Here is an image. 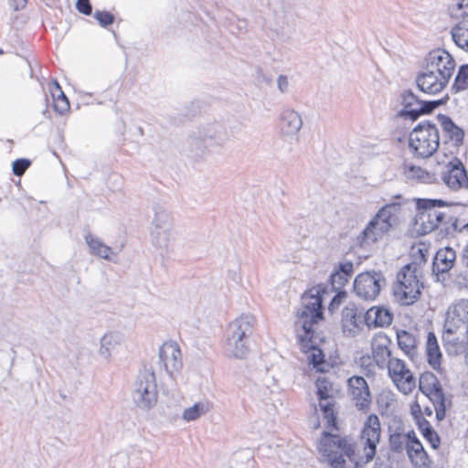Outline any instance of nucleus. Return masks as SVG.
I'll use <instances>...</instances> for the list:
<instances>
[{
    "mask_svg": "<svg viewBox=\"0 0 468 468\" xmlns=\"http://www.w3.org/2000/svg\"><path fill=\"white\" fill-rule=\"evenodd\" d=\"M458 8L463 11V15L468 17V0H461Z\"/></svg>",
    "mask_w": 468,
    "mask_h": 468,
    "instance_id": "nucleus-51",
    "label": "nucleus"
},
{
    "mask_svg": "<svg viewBox=\"0 0 468 468\" xmlns=\"http://www.w3.org/2000/svg\"><path fill=\"white\" fill-rule=\"evenodd\" d=\"M280 133L284 138L297 136L303 126V121L299 112L292 107H283L278 116Z\"/></svg>",
    "mask_w": 468,
    "mask_h": 468,
    "instance_id": "nucleus-19",
    "label": "nucleus"
},
{
    "mask_svg": "<svg viewBox=\"0 0 468 468\" xmlns=\"http://www.w3.org/2000/svg\"><path fill=\"white\" fill-rule=\"evenodd\" d=\"M461 262L464 267L468 268V243L463 249Z\"/></svg>",
    "mask_w": 468,
    "mask_h": 468,
    "instance_id": "nucleus-50",
    "label": "nucleus"
},
{
    "mask_svg": "<svg viewBox=\"0 0 468 468\" xmlns=\"http://www.w3.org/2000/svg\"><path fill=\"white\" fill-rule=\"evenodd\" d=\"M407 454L415 465H424L427 460V453L421 444L417 439L413 431L408 432V441L406 445Z\"/></svg>",
    "mask_w": 468,
    "mask_h": 468,
    "instance_id": "nucleus-27",
    "label": "nucleus"
},
{
    "mask_svg": "<svg viewBox=\"0 0 468 468\" xmlns=\"http://www.w3.org/2000/svg\"><path fill=\"white\" fill-rule=\"evenodd\" d=\"M440 134L434 124L420 123L410 133L409 147L415 156L428 158L439 148Z\"/></svg>",
    "mask_w": 468,
    "mask_h": 468,
    "instance_id": "nucleus-11",
    "label": "nucleus"
},
{
    "mask_svg": "<svg viewBox=\"0 0 468 468\" xmlns=\"http://www.w3.org/2000/svg\"><path fill=\"white\" fill-rule=\"evenodd\" d=\"M159 360L170 377L180 372L183 361L178 344L173 341L164 343L159 348Z\"/></svg>",
    "mask_w": 468,
    "mask_h": 468,
    "instance_id": "nucleus-18",
    "label": "nucleus"
},
{
    "mask_svg": "<svg viewBox=\"0 0 468 468\" xmlns=\"http://www.w3.org/2000/svg\"><path fill=\"white\" fill-rule=\"evenodd\" d=\"M416 421L419 425V428L421 430L422 432H423V428H431V426L429 424V422L427 420H425L423 418L418 419V420H416Z\"/></svg>",
    "mask_w": 468,
    "mask_h": 468,
    "instance_id": "nucleus-52",
    "label": "nucleus"
},
{
    "mask_svg": "<svg viewBox=\"0 0 468 468\" xmlns=\"http://www.w3.org/2000/svg\"><path fill=\"white\" fill-rule=\"evenodd\" d=\"M326 293L322 285L305 292L295 320V331L301 349L306 355L308 365L317 372H327L331 367L324 359V352L317 346L321 338L314 330V325L323 319L322 304Z\"/></svg>",
    "mask_w": 468,
    "mask_h": 468,
    "instance_id": "nucleus-2",
    "label": "nucleus"
},
{
    "mask_svg": "<svg viewBox=\"0 0 468 468\" xmlns=\"http://www.w3.org/2000/svg\"><path fill=\"white\" fill-rule=\"evenodd\" d=\"M364 313L354 304L346 306L342 311L343 332L347 336L356 335L364 322Z\"/></svg>",
    "mask_w": 468,
    "mask_h": 468,
    "instance_id": "nucleus-23",
    "label": "nucleus"
},
{
    "mask_svg": "<svg viewBox=\"0 0 468 468\" xmlns=\"http://www.w3.org/2000/svg\"><path fill=\"white\" fill-rule=\"evenodd\" d=\"M94 17L97 19L99 24L105 27L113 23L114 16L107 11H95Z\"/></svg>",
    "mask_w": 468,
    "mask_h": 468,
    "instance_id": "nucleus-40",
    "label": "nucleus"
},
{
    "mask_svg": "<svg viewBox=\"0 0 468 468\" xmlns=\"http://www.w3.org/2000/svg\"><path fill=\"white\" fill-rule=\"evenodd\" d=\"M385 368L388 369V376L400 393L409 395L416 388L417 378L404 360L398 357L391 359Z\"/></svg>",
    "mask_w": 468,
    "mask_h": 468,
    "instance_id": "nucleus-14",
    "label": "nucleus"
},
{
    "mask_svg": "<svg viewBox=\"0 0 468 468\" xmlns=\"http://www.w3.org/2000/svg\"><path fill=\"white\" fill-rule=\"evenodd\" d=\"M27 5V0H14V7L16 10L23 9Z\"/></svg>",
    "mask_w": 468,
    "mask_h": 468,
    "instance_id": "nucleus-53",
    "label": "nucleus"
},
{
    "mask_svg": "<svg viewBox=\"0 0 468 468\" xmlns=\"http://www.w3.org/2000/svg\"><path fill=\"white\" fill-rule=\"evenodd\" d=\"M468 88V64L460 67L455 77L452 89L455 91L464 90Z\"/></svg>",
    "mask_w": 468,
    "mask_h": 468,
    "instance_id": "nucleus-38",
    "label": "nucleus"
},
{
    "mask_svg": "<svg viewBox=\"0 0 468 468\" xmlns=\"http://www.w3.org/2000/svg\"><path fill=\"white\" fill-rule=\"evenodd\" d=\"M447 224V237H454L456 234L468 236V222L465 223L454 216V218H449Z\"/></svg>",
    "mask_w": 468,
    "mask_h": 468,
    "instance_id": "nucleus-36",
    "label": "nucleus"
},
{
    "mask_svg": "<svg viewBox=\"0 0 468 468\" xmlns=\"http://www.w3.org/2000/svg\"><path fill=\"white\" fill-rule=\"evenodd\" d=\"M76 7L79 12L84 15H90L92 11L90 0H77Z\"/></svg>",
    "mask_w": 468,
    "mask_h": 468,
    "instance_id": "nucleus-46",
    "label": "nucleus"
},
{
    "mask_svg": "<svg viewBox=\"0 0 468 468\" xmlns=\"http://www.w3.org/2000/svg\"><path fill=\"white\" fill-rule=\"evenodd\" d=\"M423 436L431 443L433 449L440 445V438L432 428H423Z\"/></svg>",
    "mask_w": 468,
    "mask_h": 468,
    "instance_id": "nucleus-41",
    "label": "nucleus"
},
{
    "mask_svg": "<svg viewBox=\"0 0 468 468\" xmlns=\"http://www.w3.org/2000/svg\"><path fill=\"white\" fill-rule=\"evenodd\" d=\"M172 218L166 211H156L152 221L151 241L162 257L174 253L176 239L172 229Z\"/></svg>",
    "mask_w": 468,
    "mask_h": 468,
    "instance_id": "nucleus-10",
    "label": "nucleus"
},
{
    "mask_svg": "<svg viewBox=\"0 0 468 468\" xmlns=\"http://www.w3.org/2000/svg\"><path fill=\"white\" fill-rule=\"evenodd\" d=\"M403 175L408 180L420 183H430L433 179V175L425 169L410 164L403 165Z\"/></svg>",
    "mask_w": 468,
    "mask_h": 468,
    "instance_id": "nucleus-33",
    "label": "nucleus"
},
{
    "mask_svg": "<svg viewBox=\"0 0 468 468\" xmlns=\"http://www.w3.org/2000/svg\"><path fill=\"white\" fill-rule=\"evenodd\" d=\"M418 213L416 225L421 234H428L441 228L446 235L449 218H454L450 213L449 204L442 199L420 198L417 200Z\"/></svg>",
    "mask_w": 468,
    "mask_h": 468,
    "instance_id": "nucleus-5",
    "label": "nucleus"
},
{
    "mask_svg": "<svg viewBox=\"0 0 468 468\" xmlns=\"http://www.w3.org/2000/svg\"><path fill=\"white\" fill-rule=\"evenodd\" d=\"M468 339V300L461 299L449 307L443 325L445 345L458 346Z\"/></svg>",
    "mask_w": 468,
    "mask_h": 468,
    "instance_id": "nucleus-6",
    "label": "nucleus"
},
{
    "mask_svg": "<svg viewBox=\"0 0 468 468\" xmlns=\"http://www.w3.org/2000/svg\"><path fill=\"white\" fill-rule=\"evenodd\" d=\"M337 271H340L342 275L350 278L354 271V265L350 261L345 262L339 266Z\"/></svg>",
    "mask_w": 468,
    "mask_h": 468,
    "instance_id": "nucleus-47",
    "label": "nucleus"
},
{
    "mask_svg": "<svg viewBox=\"0 0 468 468\" xmlns=\"http://www.w3.org/2000/svg\"><path fill=\"white\" fill-rule=\"evenodd\" d=\"M426 353L429 364L436 369L440 366L441 353L437 342V338L433 333H429L426 343Z\"/></svg>",
    "mask_w": 468,
    "mask_h": 468,
    "instance_id": "nucleus-34",
    "label": "nucleus"
},
{
    "mask_svg": "<svg viewBox=\"0 0 468 468\" xmlns=\"http://www.w3.org/2000/svg\"><path fill=\"white\" fill-rule=\"evenodd\" d=\"M317 395L319 397V406L321 408L327 428H335V415L334 404L329 400L332 393V384L325 378H319L316 380Z\"/></svg>",
    "mask_w": 468,
    "mask_h": 468,
    "instance_id": "nucleus-20",
    "label": "nucleus"
},
{
    "mask_svg": "<svg viewBox=\"0 0 468 468\" xmlns=\"http://www.w3.org/2000/svg\"><path fill=\"white\" fill-rule=\"evenodd\" d=\"M425 412L427 415L431 416L432 414V410L430 408L425 409Z\"/></svg>",
    "mask_w": 468,
    "mask_h": 468,
    "instance_id": "nucleus-54",
    "label": "nucleus"
},
{
    "mask_svg": "<svg viewBox=\"0 0 468 468\" xmlns=\"http://www.w3.org/2000/svg\"><path fill=\"white\" fill-rule=\"evenodd\" d=\"M451 35L455 45L468 52V17L456 24L452 28Z\"/></svg>",
    "mask_w": 468,
    "mask_h": 468,
    "instance_id": "nucleus-32",
    "label": "nucleus"
},
{
    "mask_svg": "<svg viewBox=\"0 0 468 468\" xmlns=\"http://www.w3.org/2000/svg\"><path fill=\"white\" fill-rule=\"evenodd\" d=\"M385 284L386 280L381 272H362L355 279L354 292L364 301H374Z\"/></svg>",
    "mask_w": 468,
    "mask_h": 468,
    "instance_id": "nucleus-15",
    "label": "nucleus"
},
{
    "mask_svg": "<svg viewBox=\"0 0 468 468\" xmlns=\"http://www.w3.org/2000/svg\"><path fill=\"white\" fill-rule=\"evenodd\" d=\"M122 335L117 332H108L100 339L98 354L106 362L112 361V353L121 346Z\"/></svg>",
    "mask_w": 468,
    "mask_h": 468,
    "instance_id": "nucleus-24",
    "label": "nucleus"
},
{
    "mask_svg": "<svg viewBox=\"0 0 468 468\" xmlns=\"http://www.w3.org/2000/svg\"><path fill=\"white\" fill-rule=\"evenodd\" d=\"M364 322L368 327H384L392 323V314L382 307H371L364 314Z\"/></svg>",
    "mask_w": 468,
    "mask_h": 468,
    "instance_id": "nucleus-26",
    "label": "nucleus"
},
{
    "mask_svg": "<svg viewBox=\"0 0 468 468\" xmlns=\"http://www.w3.org/2000/svg\"><path fill=\"white\" fill-rule=\"evenodd\" d=\"M441 179L445 185L452 190H457L462 186L468 187V175L459 159H453L441 173Z\"/></svg>",
    "mask_w": 468,
    "mask_h": 468,
    "instance_id": "nucleus-21",
    "label": "nucleus"
},
{
    "mask_svg": "<svg viewBox=\"0 0 468 468\" xmlns=\"http://www.w3.org/2000/svg\"><path fill=\"white\" fill-rule=\"evenodd\" d=\"M228 277L231 282L237 284H239L242 281V274L239 269L229 270L228 271Z\"/></svg>",
    "mask_w": 468,
    "mask_h": 468,
    "instance_id": "nucleus-48",
    "label": "nucleus"
},
{
    "mask_svg": "<svg viewBox=\"0 0 468 468\" xmlns=\"http://www.w3.org/2000/svg\"><path fill=\"white\" fill-rule=\"evenodd\" d=\"M419 388L431 401L437 420H443L446 415L447 400L437 377L431 372L422 373L419 378Z\"/></svg>",
    "mask_w": 468,
    "mask_h": 468,
    "instance_id": "nucleus-13",
    "label": "nucleus"
},
{
    "mask_svg": "<svg viewBox=\"0 0 468 468\" xmlns=\"http://www.w3.org/2000/svg\"><path fill=\"white\" fill-rule=\"evenodd\" d=\"M29 165L30 162L27 159H17L13 163V173L16 176H22Z\"/></svg>",
    "mask_w": 468,
    "mask_h": 468,
    "instance_id": "nucleus-42",
    "label": "nucleus"
},
{
    "mask_svg": "<svg viewBox=\"0 0 468 468\" xmlns=\"http://www.w3.org/2000/svg\"><path fill=\"white\" fill-rule=\"evenodd\" d=\"M2 53H3V51H2V49H0V54H2Z\"/></svg>",
    "mask_w": 468,
    "mask_h": 468,
    "instance_id": "nucleus-55",
    "label": "nucleus"
},
{
    "mask_svg": "<svg viewBox=\"0 0 468 468\" xmlns=\"http://www.w3.org/2000/svg\"><path fill=\"white\" fill-rule=\"evenodd\" d=\"M380 436V420L376 414H370L363 424L356 447L346 436L324 431L318 449L332 468H346L345 457L356 463L372 462Z\"/></svg>",
    "mask_w": 468,
    "mask_h": 468,
    "instance_id": "nucleus-1",
    "label": "nucleus"
},
{
    "mask_svg": "<svg viewBox=\"0 0 468 468\" xmlns=\"http://www.w3.org/2000/svg\"><path fill=\"white\" fill-rule=\"evenodd\" d=\"M410 411L415 420L421 418V409L418 402H415L411 405Z\"/></svg>",
    "mask_w": 468,
    "mask_h": 468,
    "instance_id": "nucleus-49",
    "label": "nucleus"
},
{
    "mask_svg": "<svg viewBox=\"0 0 468 468\" xmlns=\"http://www.w3.org/2000/svg\"><path fill=\"white\" fill-rule=\"evenodd\" d=\"M348 398L358 410L366 411L371 403L368 385L363 377L353 376L347 381Z\"/></svg>",
    "mask_w": 468,
    "mask_h": 468,
    "instance_id": "nucleus-17",
    "label": "nucleus"
},
{
    "mask_svg": "<svg viewBox=\"0 0 468 468\" xmlns=\"http://www.w3.org/2000/svg\"><path fill=\"white\" fill-rule=\"evenodd\" d=\"M50 93L54 101V110L59 114H64L69 110V102L57 81H54Z\"/></svg>",
    "mask_w": 468,
    "mask_h": 468,
    "instance_id": "nucleus-35",
    "label": "nucleus"
},
{
    "mask_svg": "<svg viewBox=\"0 0 468 468\" xmlns=\"http://www.w3.org/2000/svg\"><path fill=\"white\" fill-rule=\"evenodd\" d=\"M401 202H391L383 206L356 236V245L364 250L388 240L399 224Z\"/></svg>",
    "mask_w": 468,
    "mask_h": 468,
    "instance_id": "nucleus-4",
    "label": "nucleus"
},
{
    "mask_svg": "<svg viewBox=\"0 0 468 468\" xmlns=\"http://www.w3.org/2000/svg\"><path fill=\"white\" fill-rule=\"evenodd\" d=\"M346 298V293L345 292H337L333 299L331 300L328 310L333 313L335 309H337L343 301Z\"/></svg>",
    "mask_w": 468,
    "mask_h": 468,
    "instance_id": "nucleus-44",
    "label": "nucleus"
},
{
    "mask_svg": "<svg viewBox=\"0 0 468 468\" xmlns=\"http://www.w3.org/2000/svg\"><path fill=\"white\" fill-rule=\"evenodd\" d=\"M85 242L89 247L90 253L104 260H111L113 254L112 249L106 245L100 238L91 233H87L84 237Z\"/></svg>",
    "mask_w": 468,
    "mask_h": 468,
    "instance_id": "nucleus-30",
    "label": "nucleus"
},
{
    "mask_svg": "<svg viewBox=\"0 0 468 468\" xmlns=\"http://www.w3.org/2000/svg\"><path fill=\"white\" fill-rule=\"evenodd\" d=\"M455 66V60L446 50L438 48L429 52L422 70L416 77L418 88L424 93H440L448 85Z\"/></svg>",
    "mask_w": 468,
    "mask_h": 468,
    "instance_id": "nucleus-3",
    "label": "nucleus"
},
{
    "mask_svg": "<svg viewBox=\"0 0 468 468\" xmlns=\"http://www.w3.org/2000/svg\"><path fill=\"white\" fill-rule=\"evenodd\" d=\"M388 441L390 449L393 452H401L404 450V448L406 449L408 441V432L405 434L399 432L390 434Z\"/></svg>",
    "mask_w": 468,
    "mask_h": 468,
    "instance_id": "nucleus-39",
    "label": "nucleus"
},
{
    "mask_svg": "<svg viewBox=\"0 0 468 468\" xmlns=\"http://www.w3.org/2000/svg\"><path fill=\"white\" fill-rule=\"evenodd\" d=\"M371 346L373 359L379 368H385L391 359L396 358L392 356L390 350L391 340L386 335L379 334L376 335Z\"/></svg>",
    "mask_w": 468,
    "mask_h": 468,
    "instance_id": "nucleus-22",
    "label": "nucleus"
},
{
    "mask_svg": "<svg viewBox=\"0 0 468 468\" xmlns=\"http://www.w3.org/2000/svg\"><path fill=\"white\" fill-rule=\"evenodd\" d=\"M348 277L342 275L338 271L331 274V282L335 288L343 287L348 281Z\"/></svg>",
    "mask_w": 468,
    "mask_h": 468,
    "instance_id": "nucleus-43",
    "label": "nucleus"
},
{
    "mask_svg": "<svg viewBox=\"0 0 468 468\" xmlns=\"http://www.w3.org/2000/svg\"><path fill=\"white\" fill-rule=\"evenodd\" d=\"M422 271L413 264L403 266L397 274L393 285V295L402 305H410L418 301L423 287Z\"/></svg>",
    "mask_w": 468,
    "mask_h": 468,
    "instance_id": "nucleus-7",
    "label": "nucleus"
},
{
    "mask_svg": "<svg viewBox=\"0 0 468 468\" xmlns=\"http://www.w3.org/2000/svg\"><path fill=\"white\" fill-rule=\"evenodd\" d=\"M400 103L403 109L399 112V115L410 121H415L420 115L431 112L440 104L439 101L419 100L410 90H404L400 94Z\"/></svg>",
    "mask_w": 468,
    "mask_h": 468,
    "instance_id": "nucleus-16",
    "label": "nucleus"
},
{
    "mask_svg": "<svg viewBox=\"0 0 468 468\" xmlns=\"http://www.w3.org/2000/svg\"><path fill=\"white\" fill-rule=\"evenodd\" d=\"M456 261V252L451 247L440 249L433 261V271L438 273L448 272L454 265Z\"/></svg>",
    "mask_w": 468,
    "mask_h": 468,
    "instance_id": "nucleus-25",
    "label": "nucleus"
},
{
    "mask_svg": "<svg viewBox=\"0 0 468 468\" xmlns=\"http://www.w3.org/2000/svg\"><path fill=\"white\" fill-rule=\"evenodd\" d=\"M132 397L135 406L143 411H149L156 405L158 388L153 370L144 368L139 372L133 385Z\"/></svg>",
    "mask_w": 468,
    "mask_h": 468,
    "instance_id": "nucleus-12",
    "label": "nucleus"
},
{
    "mask_svg": "<svg viewBox=\"0 0 468 468\" xmlns=\"http://www.w3.org/2000/svg\"><path fill=\"white\" fill-rule=\"evenodd\" d=\"M277 89L281 93H287L289 91V79L285 75H279L277 80Z\"/></svg>",
    "mask_w": 468,
    "mask_h": 468,
    "instance_id": "nucleus-45",
    "label": "nucleus"
},
{
    "mask_svg": "<svg viewBox=\"0 0 468 468\" xmlns=\"http://www.w3.org/2000/svg\"><path fill=\"white\" fill-rule=\"evenodd\" d=\"M397 340L399 347L411 360L418 356L419 341L413 333L401 330L397 332Z\"/></svg>",
    "mask_w": 468,
    "mask_h": 468,
    "instance_id": "nucleus-28",
    "label": "nucleus"
},
{
    "mask_svg": "<svg viewBox=\"0 0 468 468\" xmlns=\"http://www.w3.org/2000/svg\"><path fill=\"white\" fill-rule=\"evenodd\" d=\"M412 257V262L410 264H413L418 268H420V265L425 263L429 257V250L423 244H420L417 246H413L410 251Z\"/></svg>",
    "mask_w": 468,
    "mask_h": 468,
    "instance_id": "nucleus-37",
    "label": "nucleus"
},
{
    "mask_svg": "<svg viewBox=\"0 0 468 468\" xmlns=\"http://www.w3.org/2000/svg\"><path fill=\"white\" fill-rule=\"evenodd\" d=\"M197 151L202 158L222 154L230 141L229 129L218 122L202 126L194 136Z\"/></svg>",
    "mask_w": 468,
    "mask_h": 468,
    "instance_id": "nucleus-8",
    "label": "nucleus"
},
{
    "mask_svg": "<svg viewBox=\"0 0 468 468\" xmlns=\"http://www.w3.org/2000/svg\"><path fill=\"white\" fill-rule=\"evenodd\" d=\"M213 408V404L208 399H202L196 402L191 407L184 410L182 413V419L186 421H195L207 414Z\"/></svg>",
    "mask_w": 468,
    "mask_h": 468,
    "instance_id": "nucleus-31",
    "label": "nucleus"
},
{
    "mask_svg": "<svg viewBox=\"0 0 468 468\" xmlns=\"http://www.w3.org/2000/svg\"><path fill=\"white\" fill-rule=\"evenodd\" d=\"M439 120L442 127L444 136L450 143H452V145H460L463 143L464 136L463 129L458 127L452 120L446 115L440 116Z\"/></svg>",
    "mask_w": 468,
    "mask_h": 468,
    "instance_id": "nucleus-29",
    "label": "nucleus"
},
{
    "mask_svg": "<svg viewBox=\"0 0 468 468\" xmlns=\"http://www.w3.org/2000/svg\"><path fill=\"white\" fill-rule=\"evenodd\" d=\"M253 320L250 316H240L232 321L226 335L224 352L229 357L242 358L249 352L248 339L252 334Z\"/></svg>",
    "mask_w": 468,
    "mask_h": 468,
    "instance_id": "nucleus-9",
    "label": "nucleus"
}]
</instances>
